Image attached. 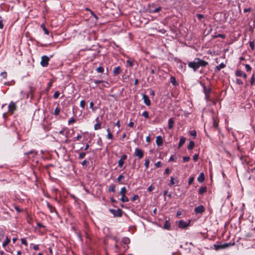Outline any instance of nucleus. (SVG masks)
Listing matches in <instances>:
<instances>
[{
    "instance_id": "obj_26",
    "label": "nucleus",
    "mask_w": 255,
    "mask_h": 255,
    "mask_svg": "<svg viewBox=\"0 0 255 255\" xmlns=\"http://www.w3.org/2000/svg\"><path fill=\"white\" fill-rule=\"evenodd\" d=\"M120 200L122 202H128L129 201L128 198L126 196V195L122 196L121 198H120Z\"/></svg>"
},
{
    "instance_id": "obj_21",
    "label": "nucleus",
    "mask_w": 255,
    "mask_h": 255,
    "mask_svg": "<svg viewBox=\"0 0 255 255\" xmlns=\"http://www.w3.org/2000/svg\"><path fill=\"white\" fill-rule=\"evenodd\" d=\"M185 141L186 138L184 137H181L179 142L178 147H180L181 146H182L185 143Z\"/></svg>"
},
{
    "instance_id": "obj_48",
    "label": "nucleus",
    "mask_w": 255,
    "mask_h": 255,
    "mask_svg": "<svg viewBox=\"0 0 255 255\" xmlns=\"http://www.w3.org/2000/svg\"><path fill=\"white\" fill-rule=\"evenodd\" d=\"M249 45H250V46L251 47V48L252 49V50H254V48H255V43L254 41H251L249 42Z\"/></svg>"
},
{
    "instance_id": "obj_25",
    "label": "nucleus",
    "mask_w": 255,
    "mask_h": 255,
    "mask_svg": "<svg viewBox=\"0 0 255 255\" xmlns=\"http://www.w3.org/2000/svg\"><path fill=\"white\" fill-rule=\"evenodd\" d=\"M194 145H195L194 142L193 141H190L189 142V143L188 146H187V148L189 150L192 149L194 147Z\"/></svg>"
},
{
    "instance_id": "obj_7",
    "label": "nucleus",
    "mask_w": 255,
    "mask_h": 255,
    "mask_svg": "<svg viewBox=\"0 0 255 255\" xmlns=\"http://www.w3.org/2000/svg\"><path fill=\"white\" fill-rule=\"evenodd\" d=\"M205 211V208L203 205H200L194 208V212L196 214H201Z\"/></svg>"
},
{
    "instance_id": "obj_42",
    "label": "nucleus",
    "mask_w": 255,
    "mask_h": 255,
    "mask_svg": "<svg viewBox=\"0 0 255 255\" xmlns=\"http://www.w3.org/2000/svg\"><path fill=\"white\" fill-rule=\"evenodd\" d=\"M142 116L146 119L149 118L148 113L147 111H144L142 113Z\"/></svg>"
},
{
    "instance_id": "obj_2",
    "label": "nucleus",
    "mask_w": 255,
    "mask_h": 255,
    "mask_svg": "<svg viewBox=\"0 0 255 255\" xmlns=\"http://www.w3.org/2000/svg\"><path fill=\"white\" fill-rule=\"evenodd\" d=\"M109 211L114 217H121L123 214V211L120 209L117 210L110 209Z\"/></svg>"
},
{
    "instance_id": "obj_49",
    "label": "nucleus",
    "mask_w": 255,
    "mask_h": 255,
    "mask_svg": "<svg viewBox=\"0 0 255 255\" xmlns=\"http://www.w3.org/2000/svg\"><path fill=\"white\" fill-rule=\"evenodd\" d=\"M60 93L58 91H56L54 93L53 95V98L54 99H57L58 97L59 96Z\"/></svg>"
},
{
    "instance_id": "obj_37",
    "label": "nucleus",
    "mask_w": 255,
    "mask_h": 255,
    "mask_svg": "<svg viewBox=\"0 0 255 255\" xmlns=\"http://www.w3.org/2000/svg\"><path fill=\"white\" fill-rule=\"evenodd\" d=\"M86 154V153L84 152H82L80 153V154L79 155L78 158L80 159H82L84 158L85 157Z\"/></svg>"
},
{
    "instance_id": "obj_9",
    "label": "nucleus",
    "mask_w": 255,
    "mask_h": 255,
    "mask_svg": "<svg viewBox=\"0 0 255 255\" xmlns=\"http://www.w3.org/2000/svg\"><path fill=\"white\" fill-rule=\"evenodd\" d=\"M142 99L143 100V101H144V103L146 105V106H150V104H151V102H150V99H149L148 97L145 95V94H143L142 95Z\"/></svg>"
},
{
    "instance_id": "obj_56",
    "label": "nucleus",
    "mask_w": 255,
    "mask_h": 255,
    "mask_svg": "<svg viewBox=\"0 0 255 255\" xmlns=\"http://www.w3.org/2000/svg\"><path fill=\"white\" fill-rule=\"evenodd\" d=\"M236 82L238 85H243V81L240 79H237Z\"/></svg>"
},
{
    "instance_id": "obj_10",
    "label": "nucleus",
    "mask_w": 255,
    "mask_h": 255,
    "mask_svg": "<svg viewBox=\"0 0 255 255\" xmlns=\"http://www.w3.org/2000/svg\"><path fill=\"white\" fill-rule=\"evenodd\" d=\"M235 75L237 77H243L245 79L247 78V75L241 70H237Z\"/></svg>"
},
{
    "instance_id": "obj_61",
    "label": "nucleus",
    "mask_w": 255,
    "mask_h": 255,
    "mask_svg": "<svg viewBox=\"0 0 255 255\" xmlns=\"http://www.w3.org/2000/svg\"><path fill=\"white\" fill-rule=\"evenodd\" d=\"M14 209L18 213H20L22 211L21 209H20L17 206H15Z\"/></svg>"
},
{
    "instance_id": "obj_3",
    "label": "nucleus",
    "mask_w": 255,
    "mask_h": 255,
    "mask_svg": "<svg viewBox=\"0 0 255 255\" xmlns=\"http://www.w3.org/2000/svg\"><path fill=\"white\" fill-rule=\"evenodd\" d=\"M49 60L50 59L47 56H42L41 57V61L40 62L41 66L44 67H47L48 65Z\"/></svg>"
},
{
    "instance_id": "obj_52",
    "label": "nucleus",
    "mask_w": 255,
    "mask_h": 255,
    "mask_svg": "<svg viewBox=\"0 0 255 255\" xmlns=\"http://www.w3.org/2000/svg\"><path fill=\"white\" fill-rule=\"evenodd\" d=\"M215 37H221L223 39H224L226 37V35L225 34H219L215 36Z\"/></svg>"
},
{
    "instance_id": "obj_46",
    "label": "nucleus",
    "mask_w": 255,
    "mask_h": 255,
    "mask_svg": "<svg viewBox=\"0 0 255 255\" xmlns=\"http://www.w3.org/2000/svg\"><path fill=\"white\" fill-rule=\"evenodd\" d=\"M82 137V136L80 134L78 135L76 137H75L73 140V141H76L77 140H80Z\"/></svg>"
},
{
    "instance_id": "obj_31",
    "label": "nucleus",
    "mask_w": 255,
    "mask_h": 255,
    "mask_svg": "<svg viewBox=\"0 0 255 255\" xmlns=\"http://www.w3.org/2000/svg\"><path fill=\"white\" fill-rule=\"evenodd\" d=\"M5 235V232L3 230L0 229V241H1Z\"/></svg>"
},
{
    "instance_id": "obj_33",
    "label": "nucleus",
    "mask_w": 255,
    "mask_h": 255,
    "mask_svg": "<svg viewBox=\"0 0 255 255\" xmlns=\"http://www.w3.org/2000/svg\"><path fill=\"white\" fill-rule=\"evenodd\" d=\"M52 84H53V81L51 80H50L48 84H47V87L46 88V90L47 92H48L49 90H50V89L51 88L52 85Z\"/></svg>"
},
{
    "instance_id": "obj_6",
    "label": "nucleus",
    "mask_w": 255,
    "mask_h": 255,
    "mask_svg": "<svg viewBox=\"0 0 255 255\" xmlns=\"http://www.w3.org/2000/svg\"><path fill=\"white\" fill-rule=\"evenodd\" d=\"M8 111L10 112L11 114H13L14 111H15L16 109V106L15 103L12 101L10 102L8 105Z\"/></svg>"
},
{
    "instance_id": "obj_17",
    "label": "nucleus",
    "mask_w": 255,
    "mask_h": 255,
    "mask_svg": "<svg viewBox=\"0 0 255 255\" xmlns=\"http://www.w3.org/2000/svg\"><path fill=\"white\" fill-rule=\"evenodd\" d=\"M121 72V68L120 66L115 67L113 71V74L114 76L118 75Z\"/></svg>"
},
{
    "instance_id": "obj_28",
    "label": "nucleus",
    "mask_w": 255,
    "mask_h": 255,
    "mask_svg": "<svg viewBox=\"0 0 255 255\" xmlns=\"http://www.w3.org/2000/svg\"><path fill=\"white\" fill-rule=\"evenodd\" d=\"M108 191L109 192H115L116 191V185H114V184H112L111 185L109 189H108Z\"/></svg>"
},
{
    "instance_id": "obj_63",
    "label": "nucleus",
    "mask_w": 255,
    "mask_h": 255,
    "mask_svg": "<svg viewBox=\"0 0 255 255\" xmlns=\"http://www.w3.org/2000/svg\"><path fill=\"white\" fill-rule=\"evenodd\" d=\"M0 75L3 78H6L7 76V73L6 72H1Z\"/></svg>"
},
{
    "instance_id": "obj_47",
    "label": "nucleus",
    "mask_w": 255,
    "mask_h": 255,
    "mask_svg": "<svg viewBox=\"0 0 255 255\" xmlns=\"http://www.w3.org/2000/svg\"><path fill=\"white\" fill-rule=\"evenodd\" d=\"M89 164V161L87 160H84L81 162V164L82 165H88Z\"/></svg>"
},
{
    "instance_id": "obj_39",
    "label": "nucleus",
    "mask_w": 255,
    "mask_h": 255,
    "mask_svg": "<svg viewBox=\"0 0 255 255\" xmlns=\"http://www.w3.org/2000/svg\"><path fill=\"white\" fill-rule=\"evenodd\" d=\"M61 111V110L60 108H59L58 107L55 109L54 112V114L55 115H58Z\"/></svg>"
},
{
    "instance_id": "obj_34",
    "label": "nucleus",
    "mask_w": 255,
    "mask_h": 255,
    "mask_svg": "<svg viewBox=\"0 0 255 255\" xmlns=\"http://www.w3.org/2000/svg\"><path fill=\"white\" fill-rule=\"evenodd\" d=\"M149 160L148 158H146L145 159V162H144V165L145 167V169H147L149 167Z\"/></svg>"
},
{
    "instance_id": "obj_53",
    "label": "nucleus",
    "mask_w": 255,
    "mask_h": 255,
    "mask_svg": "<svg viewBox=\"0 0 255 255\" xmlns=\"http://www.w3.org/2000/svg\"><path fill=\"white\" fill-rule=\"evenodd\" d=\"M190 159V157L189 156H184L183 157V160L184 162H188Z\"/></svg>"
},
{
    "instance_id": "obj_36",
    "label": "nucleus",
    "mask_w": 255,
    "mask_h": 255,
    "mask_svg": "<svg viewBox=\"0 0 255 255\" xmlns=\"http://www.w3.org/2000/svg\"><path fill=\"white\" fill-rule=\"evenodd\" d=\"M124 176L122 174H121L116 179V181H118L119 183H121V180L122 179H124ZM122 184H123V183H122Z\"/></svg>"
},
{
    "instance_id": "obj_19",
    "label": "nucleus",
    "mask_w": 255,
    "mask_h": 255,
    "mask_svg": "<svg viewBox=\"0 0 255 255\" xmlns=\"http://www.w3.org/2000/svg\"><path fill=\"white\" fill-rule=\"evenodd\" d=\"M204 175L203 173H201L197 178V180L200 183H202L204 181Z\"/></svg>"
},
{
    "instance_id": "obj_18",
    "label": "nucleus",
    "mask_w": 255,
    "mask_h": 255,
    "mask_svg": "<svg viewBox=\"0 0 255 255\" xmlns=\"http://www.w3.org/2000/svg\"><path fill=\"white\" fill-rule=\"evenodd\" d=\"M207 191V188L206 186L202 187L200 188L198 190V193L199 194H203L205 193H206Z\"/></svg>"
},
{
    "instance_id": "obj_30",
    "label": "nucleus",
    "mask_w": 255,
    "mask_h": 255,
    "mask_svg": "<svg viewBox=\"0 0 255 255\" xmlns=\"http://www.w3.org/2000/svg\"><path fill=\"white\" fill-rule=\"evenodd\" d=\"M122 242L124 244H126V245L128 244L130 242L129 239L127 237H124L122 239Z\"/></svg>"
},
{
    "instance_id": "obj_44",
    "label": "nucleus",
    "mask_w": 255,
    "mask_h": 255,
    "mask_svg": "<svg viewBox=\"0 0 255 255\" xmlns=\"http://www.w3.org/2000/svg\"><path fill=\"white\" fill-rule=\"evenodd\" d=\"M85 105H86V102L84 100H82L81 102H80V107L83 109H84L85 108Z\"/></svg>"
},
{
    "instance_id": "obj_35",
    "label": "nucleus",
    "mask_w": 255,
    "mask_h": 255,
    "mask_svg": "<svg viewBox=\"0 0 255 255\" xmlns=\"http://www.w3.org/2000/svg\"><path fill=\"white\" fill-rule=\"evenodd\" d=\"M101 128V123H97L94 126V129L98 130Z\"/></svg>"
},
{
    "instance_id": "obj_13",
    "label": "nucleus",
    "mask_w": 255,
    "mask_h": 255,
    "mask_svg": "<svg viewBox=\"0 0 255 255\" xmlns=\"http://www.w3.org/2000/svg\"><path fill=\"white\" fill-rule=\"evenodd\" d=\"M156 143L158 146H161L163 144V139L162 137L159 135L156 137Z\"/></svg>"
},
{
    "instance_id": "obj_64",
    "label": "nucleus",
    "mask_w": 255,
    "mask_h": 255,
    "mask_svg": "<svg viewBox=\"0 0 255 255\" xmlns=\"http://www.w3.org/2000/svg\"><path fill=\"white\" fill-rule=\"evenodd\" d=\"M169 173H170V169L168 168H166L164 172V174L168 175L169 174Z\"/></svg>"
},
{
    "instance_id": "obj_58",
    "label": "nucleus",
    "mask_w": 255,
    "mask_h": 255,
    "mask_svg": "<svg viewBox=\"0 0 255 255\" xmlns=\"http://www.w3.org/2000/svg\"><path fill=\"white\" fill-rule=\"evenodd\" d=\"M196 16L199 20H201V19L204 17V15L203 14L199 13L196 14Z\"/></svg>"
},
{
    "instance_id": "obj_11",
    "label": "nucleus",
    "mask_w": 255,
    "mask_h": 255,
    "mask_svg": "<svg viewBox=\"0 0 255 255\" xmlns=\"http://www.w3.org/2000/svg\"><path fill=\"white\" fill-rule=\"evenodd\" d=\"M47 206L51 213L54 212L57 215H58V213H57V211L56 208L54 207L51 205L49 203L47 202Z\"/></svg>"
},
{
    "instance_id": "obj_40",
    "label": "nucleus",
    "mask_w": 255,
    "mask_h": 255,
    "mask_svg": "<svg viewBox=\"0 0 255 255\" xmlns=\"http://www.w3.org/2000/svg\"><path fill=\"white\" fill-rule=\"evenodd\" d=\"M255 74H253L251 78V80H250V83H251V85H254L255 84Z\"/></svg>"
},
{
    "instance_id": "obj_23",
    "label": "nucleus",
    "mask_w": 255,
    "mask_h": 255,
    "mask_svg": "<svg viewBox=\"0 0 255 255\" xmlns=\"http://www.w3.org/2000/svg\"><path fill=\"white\" fill-rule=\"evenodd\" d=\"M127 193V189L125 187H123L120 191V194L121 196L126 195V194Z\"/></svg>"
},
{
    "instance_id": "obj_14",
    "label": "nucleus",
    "mask_w": 255,
    "mask_h": 255,
    "mask_svg": "<svg viewBox=\"0 0 255 255\" xmlns=\"http://www.w3.org/2000/svg\"><path fill=\"white\" fill-rule=\"evenodd\" d=\"M178 183V181L177 180H175L173 177H171L169 183V186H172L174 184L177 185Z\"/></svg>"
},
{
    "instance_id": "obj_20",
    "label": "nucleus",
    "mask_w": 255,
    "mask_h": 255,
    "mask_svg": "<svg viewBox=\"0 0 255 255\" xmlns=\"http://www.w3.org/2000/svg\"><path fill=\"white\" fill-rule=\"evenodd\" d=\"M170 82L174 85L177 86L178 85V83L177 82L176 78L174 76H171L170 77Z\"/></svg>"
},
{
    "instance_id": "obj_15",
    "label": "nucleus",
    "mask_w": 255,
    "mask_h": 255,
    "mask_svg": "<svg viewBox=\"0 0 255 255\" xmlns=\"http://www.w3.org/2000/svg\"><path fill=\"white\" fill-rule=\"evenodd\" d=\"M174 122L173 118H170L168 121V127L169 129H172L173 127Z\"/></svg>"
},
{
    "instance_id": "obj_51",
    "label": "nucleus",
    "mask_w": 255,
    "mask_h": 255,
    "mask_svg": "<svg viewBox=\"0 0 255 255\" xmlns=\"http://www.w3.org/2000/svg\"><path fill=\"white\" fill-rule=\"evenodd\" d=\"M245 68L247 71H251L252 70V67L249 64H246Z\"/></svg>"
},
{
    "instance_id": "obj_27",
    "label": "nucleus",
    "mask_w": 255,
    "mask_h": 255,
    "mask_svg": "<svg viewBox=\"0 0 255 255\" xmlns=\"http://www.w3.org/2000/svg\"><path fill=\"white\" fill-rule=\"evenodd\" d=\"M170 227V223L168 221H166L164 224V228L169 230Z\"/></svg>"
},
{
    "instance_id": "obj_62",
    "label": "nucleus",
    "mask_w": 255,
    "mask_h": 255,
    "mask_svg": "<svg viewBox=\"0 0 255 255\" xmlns=\"http://www.w3.org/2000/svg\"><path fill=\"white\" fill-rule=\"evenodd\" d=\"M161 9V7H158L157 8L154 9L153 10V12H154V13H156V12H159V11H160Z\"/></svg>"
},
{
    "instance_id": "obj_16",
    "label": "nucleus",
    "mask_w": 255,
    "mask_h": 255,
    "mask_svg": "<svg viewBox=\"0 0 255 255\" xmlns=\"http://www.w3.org/2000/svg\"><path fill=\"white\" fill-rule=\"evenodd\" d=\"M226 67L225 64L223 63H221L219 65L217 66L215 69V72H217L219 71L221 69H223Z\"/></svg>"
},
{
    "instance_id": "obj_12",
    "label": "nucleus",
    "mask_w": 255,
    "mask_h": 255,
    "mask_svg": "<svg viewBox=\"0 0 255 255\" xmlns=\"http://www.w3.org/2000/svg\"><path fill=\"white\" fill-rule=\"evenodd\" d=\"M203 91L204 93L205 94L206 98H208L209 96L211 90L210 88H207L206 86H204L203 87Z\"/></svg>"
},
{
    "instance_id": "obj_32",
    "label": "nucleus",
    "mask_w": 255,
    "mask_h": 255,
    "mask_svg": "<svg viewBox=\"0 0 255 255\" xmlns=\"http://www.w3.org/2000/svg\"><path fill=\"white\" fill-rule=\"evenodd\" d=\"M93 82L96 84L104 83L106 84L107 85H109V83L108 82L104 81L103 80H94Z\"/></svg>"
},
{
    "instance_id": "obj_43",
    "label": "nucleus",
    "mask_w": 255,
    "mask_h": 255,
    "mask_svg": "<svg viewBox=\"0 0 255 255\" xmlns=\"http://www.w3.org/2000/svg\"><path fill=\"white\" fill-rule=\"evenodd\" d=\"M90 108L92 109L93 112H95L97 109L96 107H94V103L93 102H91L90 103Z\"/></svg>"
},
{
    "instance_id": "obj_45",
    "label": "nucleus",
    "mask_w": 255,
    "mask_h": 255,
    "mask_svg": "<svg viewBox=\"0 0 255 255\" xmlns=\"http://www.w3.org/2000/svg\"><path fill=\"white\" fill-rule=\"evenodd\" d=\"M75 122H76L75 119H74V118L72 117L69 120L68 125H71V124L75 123Z\"/></svg>"
},
{
    "instance_id": "obj_1",
    "label": "nucleus",
    "mask_w": 255,
    "mask_h": 255,
    "mask_svg": "<svg viewBox=\"0 0 255 255\" xmlns=\"http://www.w3.org/2000/svg\"><path fill=\"white\" fill-rule=\"evenodd\" d=\"M208 64V62L199 58H195L193 61L189 62L188 64V67L195 72L200 67H205Z\"/></svg>"
},
{
    "instance_id": "obj_54",
    "label": "nucleus",
    "mask_w": 255,
    "mask_h": 255,
    "mask_svg": "<svg viewBox=\"0 0 255 255\" xmlns=\"http://www.w3.org/2000/svg\"><path fill=\"white\" fill-rule=\"evenodd\" d=\"M21 242L22 244H23L26 246L28 245L27 242L25 239H21Z\"/></svg>"
},
{
    "instance_id": "obj_41",
    "label": "nucleus",
    "mask_w": 255,
    "mask_h": 255,
    "mask_svg": "<svg viewBox=\"0 0 255 255\" xmlns=\"http://www.w3.org/2000/svg\"><path fill=\"white\" fill-rule=\"evenodd\" d=\"M124 164V162L123 160H122L120 159L118 161V165L120 167H121V168L123 167Z\"/></svg>"
},
{
    "instance_id": "obj_60",
    "label": "nucleus",
    "mask_w": 255,
    "mask_h": 255,
    "mask_svg": "<svg viewBox=\"0 0 255 255\" xmlns=\"http://www.w3.org/2000/svg\"><path fill=\"white\" fill-rule=\"evenodd\" d=\"M190 134L192 136H194V137H195V136H196V131L194 130L190 131Z\"/></svg>"
},
{
    "instance_id": "obj_8",
    "label": "nucleus",
    "mask_w": 255,
    "mask_h": 255,
    "mask_svg": "<svg viewBox=\"0 0 255 255\" xmlns=\"http://www.w3.org/2000/svg\"><path fill=\"white\" fill-rule=\"evenodd\" d=\"M189 225V223H186L183 220H180L178 223V227L181 229H185Z\"/></svg>"
},
{
    "instance_id": "obj_57",
    "label": "nucleus",
    "mask_w": 255,
    "mask_h": 255,
    "mask_svg": "<svg viewBox=\"0 0 255 255\" xmlns=\"http://www.w3.org/2000/svg\"><path fill=\"white\" fill-rule=\"evenodd\" d=\"M138 198H139V197H138V195H134L132 197V198H131V201L133 202V201H135V200H136L138 199Z\"/></svg>"
},
{
    "instance_id": "obj_22",
    "label": "nucleus",
    "mask_w": 255,
    "mask_h": 255,
    "mask_svg": "<svg viewBox=\"0 0 255 255\" xmlns=\"http://www.w3.org/2000/svg\"><path fill=\"white\" fill-rule=\"evenodd\" d=\"M24 154L26 155H27L31 154V155H32L33 156H34L37 154V151H35L34 150H32L29 151L28 152L25 153Z\"/></svg>"
},
{
    "instance_id": "obj_59",
    "label": "nucleus",
    "mask_w": 255,
    "mask_h": 255,
    "mask_svg": "<svg viewBox=\"0 0 255 255\" xmlns=\"http://www.w3.org/2000/svg\"><path fill=\"white\" fill-rule=\"evenodd\" d=\"M107 138L110 139H112L113 138V135L111 132H109L107 134Z\"/></svg>"
},
{
    "instance_id": "obj_50",
    "label": "nucleus",
    "mask_w": 255,
    "mask_h": 255,
    "mask_svg": "<svg viewBox=\"0 0 255 255\" xmlns=\"http://www.w3.org/2000/svg\"><path fill=\"white\" fill-rule=\"evenodd\" d=\"M194 177H190L189 180H188V185H191L193 183V182L194 181Z\"/></svg>"
},
{
    "instance_id": "obj_38",
    "label": "nucleus",
    "mask_w": 255,
    "mask_h": 255,
    "mask_svg": "<svg viewBox=\"0 0 255 255\" xmlns=\"http://www.w3.org/2000/svg\"><path fill=\"white\" fill-rule=\"evenodd\" d=\"M96 70L97 71V72L102 73H103L104 71V68L101 66L98 67Z\"/></svg>"
},
{
    "instance_id": "obj_55",
    "label": "nucleus",
    "mask_w": 255,
    "mask_h": 255,
    "mask_svg": "<svg viewBox=\"0 0 255 255\" xmlns=\"http://www.w3.org/2000/svg\"><path fill=\"white\" fill-rule=\"evenodd\" d=\"M162 163L160 161H158L155 164V166L156 167H160L161 166H162Z\"/></svg>"
},
{
    "instance_id": "obj_29",
    "label": "nucleus",
    "mask_w": 255,
    "mask_h": 255,
    "mask_svg": "<svg viewBox=\"0 0 255 255\" xmlns=\"http://www.w3.org/2000/svg\"><path fill=\"white\" fill-rule=\"evenodd\" d=\"M41 27L43 29V31H44V33L45 34L48 35L49 34V31L46 28L45 25L44 24L42 23L41 25Z\"/></svg>"
},
{
    "instance_id": "obj_4",
    "label": "nucleus",
    "mask_w": 255,
    "mask_h": 255,
    "mask_svg": "<svg viewBox=\"0 0 255 255\" xmlns=\"http://www.w3.org/2000/svg\"><path fill=\"white\" fill-rule=\"evenodd\" d=\"M134 155L137 156L138 159H141L143 156V151L142 149L137 147L135 149Z\"/></svg>"
},
{
    "instance_id": "obj_5",
    "label": "nucleus",
    "mask_w": 255,
    "mask_h": 255,
    "mask_svg": "<svg viewBox=\"0 0 255 255\" xmlns=\"http://www.w3.org/2000/svg\"><path fill=\"white\" fill-rule=\"evenodd\" d=\"M229 245L228 244H214V249L216 251H218L221 249H223L228 247Z\"/></svg>"
},
{
    "instance_id": "obj_24",
    "label": "nucleus",
    "mask_w": 255,
    "mask_h": 255,
    "mask_svg": "<svg viewBox=\"0 0 255 255\" xmlns=\"http://www.w3.org/2000/svg\"><path fill=\"white\" fill-rule=\"evenodd\" d=\"M10 240L8 238V237H6L5 238V240L2 243V247L3 248H5L10 243Z\"/></svg>"
}]
</instances>
